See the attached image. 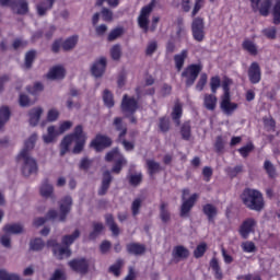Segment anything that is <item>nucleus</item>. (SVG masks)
<instances>
[{
	"label": "nucleus",
	"instance_id": "22",
	"mask_svg": "<svg viewBox=\"0 0 280 280\" xmlns=\"http://www.w3.org/2000/svg\"><path fill=\"white\" fill-rule=\"evenodd\" d=\"M189 51L187 49H184L180 51V54H177L174 56L175 67L177 71H180L183 67L185 66V60H187Z\"/></svg>",
	"mask_w": 280,
	"mask_h": 280
},
{
	"label": "nucleus",
	"instance_id": "27",
	"mask_svg": "<svg viewBox=\"0 0 280 280\" xmlns=\"http://www.w3.org/2000/svg\"><path fill=\"white\" fill-rule=\"evenodd\" d=\"M203 213L207 215L209 222H213L215 215H218V208L211 203H207L203 206Z\"/></svg>",
	"mask_w": 280,
	"mask_h": 280
},
{
	"label": "nucleus",
	"instance_id": "35",
	"mask_svg": "<svg viewBox=\"0 0 280 280\" xmlns=\"http://www.w3.org/2000/svg\"><path fill=\"white\" fill-rule=\"evenodd\" d=\"M75 45H78V35H73V36L69 37L68 39H66L62 43V49L65 51H69V49H73V47H75Z\"/></svg>",
	"mask_w": 280,
	"mask_h": 280
},
{
	"label": "nucleus",
	"instance_id": "53",
	"mask_svg": "<svg viewBox=\"0 0 280 280\" xmlns=\"http://www.w3.org/2000/svg\"><path fill=\"white\" fill-rule=\"evenodd\" d=\"M243 166L242 165H237L235 167H228L225 168L226 174H229L231 176V178H235V176H237V174L242 173Z\"/></svg>",
	"mask_w": 280,
	"mask_h": 280
},
{
	"label": "nucleus",
	"instance_id": "48",
	"mask_svg": "<svg viewBox=\"0 0 280 280\" xmlns=\"http://www.w3.org/2000/svg\"><path fill=\"white\" fill-rule=\"evenodd\" d=\"M0 280H21V278L18 275L9 273L8 271L1 269Z\"/></svg>",
	"mask_w": 280,
	"mask_h": 280
},
{
	"label": "nucleus",
	"instance_id": "14",
	"mask_svg": "<svg viewBox=\"0 0 280 280\" xmlns=\"http://www.w3.org/2000/svg\"><path fill=\"white\" fill-rule=\"evenodd\" d=\"M248 78L252 84H259L261 82V68L259 63L253 62L248 68Z\"/></svg>",
	"mask_w": 280,
	"mask_h": 280
},
{
	"label": "nucleus",
	"instance_id": "1",
	"mask_svg": "<svg viewBox=\"0 0 280 280\" xmlns=\"http://www.w3.org/2000/svg\"><path fill=\"white\" fill-rule=\"evenodd\" d=\"M36 139V133H33L30 139L25 141L24 149L18 155V163H22L23 176H32V174H36L38 172V164L36 163V160L30 156V150H34Z\"/></svg>",
	"mask_w": 280,
	"mask_h": 280
},
{
	"label": "nucleus",
	"instance_id": "33",
	"mask_svg": "<svg viewBox=\"0 0 280 280\" xmlns=\"http://www.w3.org/2000/svg\"><path fill=\"white\" fill-rule=\"evenodd\" d=\"M106 224L109 226V230L112 231L113 235H119V226H117V223H115V219L112 214H107L105 217Z\"/></svg>",
	"mask_w": 280,
	"mask_h": 280
},
{
	"label": "nucleus",
	"instance_id": "61",
	"mask_svg": "<svg viewBox=\"0 0 280 280\" xmlns=\"http://www.w3.org/2000/svg\"><path fill=\"white\" fill-rule=\"evenodd\" d=\"M121 34H124V28L121 27L115 28L109 33L108 40H115L116 38H119Z\"/></svg>",
	"mask_w": 280,
	"mask_h": 280
},
{
	"label": "nucleus",
	"instance_id": "19",
	"mask_svg": "<svg viewBox=\"0 0 280 280\" xmlns=\"http://www.w3.org/2000/svg\"><path fill=\"white\" fill-rule=\"evenodd\" d=\"M172 255L175 261H183V259H187V257H189V249L185 246L177 245L173 248Z\"/></svg>",
	"mask_w": 280,
	"mask_h": 280
},
{
	"label": "nucleus",
	"instance_id": "54",
	"mask_svg": "<svg viewBox=\"0 0 280 280\" xmlns=\"http://www.w3.org/2000/svg\"><path fill=\"white\" fill-rule=\"evenodd\" d=\"M142 202L143 200H141L140 198L133 200L131 205L132 215H139V210L141 209Z\"/></svg>",
	"mask_w": 280,
	"mask_h": 280
},
{
	"label": "nucleus",
	"instance_id": "40",
	"mask_svg": "<svg viewBox=\"0 0 280 280\" xmlns=\"http://www.w3.org/2000/svg\"><path fill=\"white\" fill-rule=\"evenodd\" d=\"M160 218L162 222H170V211L167 210V203L162 202L160 206Z\"/></svg>",
	"mask_w": 280,
	"mask_h": 280
},
{
	"label": "nucleus",
	"instance_id": "32",
	"mask_svg": "<svg viewBox=\"0 0 280 280\" xmlns=\"http://www.w3.org/2000/svg\"><path fill=\"white\" fill-rule=\"evenodd\" d=\"M210 268L214 272L215 279L222 280V269H220V262L218 261V258H212L210 261Z\"/></svg>",
	"mask_w": 280,
	"mask_h": 280
},
{
	"label": "nucleus",
	"instance_id": "31",
	"mask_svg": "<svg viewBox=\"0 0 280 280\" xmlns=\"http://www.w3.org/2000/svg\"><path fill=\"white\" fill-rule=\"evenodd\" d=\"M180 117H183V105H180V103H176L173 108L172 119L177 126H180Z\"/></svg>",
	"mask_w": 280,
	"mask_h": 280
},
{
	"label": "nucleus",
	"instance_id": "55",
	"mask_svg": "<svg viewBox=\"0 0 280 280\" xmlns=\"http://www.w3.org/2000/svg\"><path fill=\"white\" fill-rule=\"evenodd\" d=\"M264 167L268 176H270V178H275V175H276L275 165H272V163L267 160L265 161Z\"/></svg>",
	"mask_w": 280,
	"mask_h": 280
},
{
	"label": "nucleus",
	"instance_id": "45",
	"mask_svg": "<svg viewBox=\"0 0 280 280\" xmlns=\"http://www.w3.org/2000/svg\"><path fill=\"white\" fill-rule=\"evenodd\" d=\"M270 5H272V0H265V2L260 4L261 16H268L270 13Z\"/></svg>",
	"mask_w": 280,
	"mask_h": 280
},
{
	"label": "nucleus",
	"instance_id": "34",
	"mask_svg": "<svg viewBox=\"0 0 280 280\" xmlns=\"http://www.w3.org/2000/svg\"><path fill=\"white\" fill-rule=\"evenodd\" d=\"M114 126L116 128V130L120 131L119 135V141H121V139H124V137H126V132H127V128L126 125H124V122L121 121V118H115L114 120Z\"/></svg>",
	"mask_w": 280,
	"mask_h": 280
},
{
	"label": "nucleus",
	"instance_id": "17",
	"mask_svg": "<svg viewBox=\"0 0 280 280\" xmlns=\"http://www.w3.org/2000/svg\"><path fill=\"white\" fill-rule=\"evenodd\" d=\"M106 71V58L101 57L91 68V72L94 78H102Z\"/></svg>",
	"mask_w": 280,
	"mask_h": 280
},
{
	"label": "nucleus",
	"instance_id": "16",
	"mask_svg": "<svg viewBox=\"0 0 280 280\" xmlns=\"http://www.w3.org/2000/svg\"><path fill=\"white\" fill-rule=\"evenodd\" d=\"M73 205V200L71 197L67 196L60 201V214L59 222H65L67 220V213L71 211V206Z\"/></svg>",
	"mask_w": 280,
	"mask_h": 280
},
{
	"label": "nucleus",
	"instance_id": "2",
	"mask_svg": "<svg viewBox=\"0 0 280 280\" xmlns=\"http://www.w3.org/2000/svg\"><path fill=\"white\" fill-rule=\"evenodd\" d=\"M71 143H75L72 152L73 154H80V152H82V150H84V143H86V135L84 133L83 129H82V125H78L74 128L73 133L68 135L63 138V140L61 141V150H60V155L65 156L66 153L69 152V148L71 145Z\"/></svg>",
	"mask_w": 280,
	"mask_h": 280
},
{
	"label": "nucleus",
	"instance_id": "46",
	"mask_svg": "<svg viewBox=\"0 0 280 280\" xmlns=\"http://www.w3.org/2000/svg\"><path fill=\"white\" fill-rule=\"evenodd\" d=\"M205 253H207V243H201L196 247L194 255L196 259H200V257H202Z\"/></svg>",
	"mask_w": 280,
	"mask_h": 280
},
{
	"label": "nucleus",
	"instance_id": "43",
	"mask_svg": "<svg viewBox=\"0 0 280 280\" xmlns=\"http://www.w3.org/2000/svg\"><path fill=\"white\" fill-rule=\"evenodd\" d=\"M121 266H124V260L118 259L116 261V264H114L113 266L109 267V272L115 275V277H119L120 270H121Z\"/></svg>",
	"mask_w": 280,
	"mask_h": 280
},
{
	"label": "nucleus",
	"instance_id": "4",
	"mask_svg": "<svg viewBox=\"0 0 280 280\" xmlns=\"http://www.w3.org/2000/svg\"><path fill=\"white\" fill-rule=\"evenodd\" d=\"M156 5V0H151V2L143 7L140 11V15L138 16V25L141 30H143L144 34L148 32H154L156 30V25H159L160 18L154 16L152 19V24L150 25V14H152V10Z\"/></svg>",
	"mask_w": 280,
	"mask_h": 280
},
{
	"label": "nucleus",
	"instance_id": "62",
	"mask_svg": "<svg viewBox=\"0 0 280 280\" xmlns=\"http://www.w3.org/2000/svg\"><path fill=\"white\" fill-rule=\"evenodd\" d=\"M210 86H211L212 93H217L218 89H220V78L213 77L210 81Z\"/></svg>",
	"mask_w": 280,
	"mask_h": 280
},
{
	"label": "nucleus",
	"instance_id": "50",
	"mask_svg": "<svg viewBox=\"0 0 280 280\" xmlns=\"http://www.w3.org/2000/svg\"><path fill=\"white\" fill-rule=\"evenodd\" d=\"M231 84H233V81L229 78H225L222 82V89H223V96H231Z\"/></svg>",
	"mask_w": 280,
	"mask_h": 280
},
{
	"label": "nucleus",
	"instance_id": "36",
	"mask_svg": "<svg viewBox=\"0 0 280 280\" xmlns=\"http://www.w3.org/2000/svg\"><path fill=\"white\" fill-rule=\"evenodd\" d=\"M40 194L44 198H49V196L54 194V186H51L48 180H44L40 187Z\"/></svg>",
	"mask_w": 280,
	"mask_h": 280
},
{
	"label": "nucleus",
	"instance_id": "20",
	"mask_svg": "<svg viewBox=\"0 0 280 280\" xmlns=\"http://www.w3.org/2000/svg\"><path fill=\"white\" fill-rule=\"evenodd\" d=\"M65 68L62 66H56L50 69L47 74L48 80H62L65 78Z\"/></svg>",
	"mask_w": 280,
	"mask_h": 280
},
{
	"label": "nucleus",
	"instance_id": "59",
	"mask_svg": "<svg viewBox=\"0 0 280 280\" xmlns=\"http://www.w3.org/2000/svg\"><path fill=\"white\" fill-rule=\"evenodd\" d=\"M110 55L113 60H119V58L121 57V47L119 45L112 47Z\"/></svg>",
	"mask_w": 280,
	"mask_h": 280
},
{
	"label": "nucleus",
	"instance_id": "51",
	"mask_svg": "<svg viewBox=\"0 0 280 280\" xmlns=\"http://www.w3.org/2000/svg\"><path fill=\"white\" fill-rule=\"evenodd\" d=\"M242 249L244 250V253H255V250H257V247L255 246V243L247 241L242 243Z\"/></svg>",
	"mask_w": 280,
	"mask_h": 280
},
{
	"label": "nucleus",
	"instance_id": "37",
	"mask_svg": "<svg viewBox=\"0 0 280 280\" xmlns=\"http://www.w3.org/2000/svg\"><path fill=\"white\" fill-rule=\"evenodd\" d=\"M10 119V108L3 106L0 108V130L5 126V122Z\"/></svg>",
	"mask_w": 280,
	"mask_h": 280
},
{
	"label": "nucleus",
	"instance_id": "58",
	"mask_svg": "<svg viewBox=\"0 0 280 280\" xmlns=\"http://www.w3.org/2000/svg\"><path fill=\"white\" fill-rule=\"evenodd\" d=\"M159 128L162 132H167V130H170V118H166V117L161 118Z\"/></svg>",
	"mask_w": 280,
	"mask_h": 280
},
{
	"label": "nucleus",
	"instance_id": "6",
	"mask_svg": "<svg viewBox=\"0 0 280 280\" xmlns=\"http://www.w3.org/2000/svg\"><path fill=\"white\" fill-rule=\"evenodd\" d=\"M71 126H73V122L66 120L60 124L58 129H56L55 126L48 127V129H47L48 133L43 136L44 142L52 143V141H55L56 137H58L60 135H65V132H67V130H70Z\"/></svg>",
	"mask_w": 280,
	"mask_h": 280
},
{
	"label": "nucleus",
	"instance_id": "44",
	"mask_svg": "<svg viewBox=\"0 0 280 280\" xmlns=\"http://www.w3.org/2000/svg\"><path fill=\"white\" fill-rule=\"evenodd\" d=\"M253 150H255V145H253V142H248L245 147L238 149V152H240L241 156L246 159V156H248V154H250V152H253Z\"/></svg>",
	"mask_w": 280,
	"mask_h": 280
},
{
	"label": "nucleus",
	"instance_id": "64",
	"mask_svg": "<svg viewBox=\"0 0 280 280\" xmlns=\"http://www.w3.org/2000/svg\"><path fill=\"white\" fill-rule=\"evenodd\" d=\"M159 45L156 44V42H150L147 46V50L145 54L147 56H152V54H154V51H156Z\"/></svg>",
	"mask_w": 280,
	"mask_h": 280
},
{
	"label": "nucleus",
	"instance_id": "63",
	"mask_svg": "<svg viewBox=\"0 0 280 280\" xmlns=\"http://www.w3.org/2000/svg\"><path fill=\"white\" fill-rule=\"evenodd\" d=\"M207 84V73H202L200 75V79L196 85L197 91H202L205 89V85Z\"/></svg>",
	"mask_w": 280,
	"mask_h": 280
},
{
	"label": "nucleus",
	"instance_id": "10",
	"mask_svg": "<svg viewBox=\"0 0 280 280\" xmlns=\"http://www.w3.org/2000/svg\"><path fill=\"white\" fill-rule=\"evenodd\" d=\"M192 38L197 43L205 40V20L202 18H195L191 23Z\"/></svg>",
	"mask_w": 280,
	"mask_h": 280
},
{
	"label": "nucleus",
	"instance_id": "24",
	"mask_svg": "<svg viewBox=\"0 0 280 280\" xmlns=\"http://www.w3.org/2000/svg\"><path fill=\"white\" fill-rule=\"evenodd\" d=\"M55 1L56 0H46L45 2L37 4V14L39 16H45L48 10H51V8H54Z\"/></svg>",
	"mask_w": 280,
	"mask_h": 280
},
{
	"label": "nucleus",
	"instance_id": "5",
	"mask_svg": "<svg viewBox=\"0 0 280 280\" xmlns=\"http://www.w3.org/2000/svg\"><path fill=\"white\" fill-rule=\"evenodd\" d=\"M244 206L252 211H261L264 209V196L261 192L254 189H245L241 196Z\"/></svg>",
	"mask_w": 280,
	"mask_h": 280
},
{
	"label": "nucleus",
	"instance_id": "3",
	"mask_svg": "<svg viewBox=\"0 0 280 280\" xmlns=\"http://www.w3.org/2000/svg\"><path fill=\"white\" fill-rule=\"evenodd\" d=\"M80 237V230H75L72 235H66L62 238V244L67 247L60 246L56 241L50 240L47 242L48 247H52V253L57 259H65V257H71V249L69 246Z\"/></svg>",
	"mask_w": 280,
	"mask_h": 280
},
{
	"label": "nucleus",
	"instance_id": "57",
	"mask_svg": "<svg viewBox=\"0 0 280 280\" xmlns=\"http://www.w3.org/2000/svg\"><path fill=\"white\" fill-rule=\"evenodd\" d=\"M104 231V224L102 223H94V230L93 232L90 234V240H95V237H97V235Z\"/></svg>",
	"mask_w": 280,
	"mask_h": 280
},
{
	"label": "nucleus",
	"instance_id": "18",
	"mask_svg": "<svg viewBox=\"0 0 280 280\" xmlns=\"http://www.w3.org/2000/svg\"><path fill=\"white\" fill-rule=\"evenodd\" d=\"M221 109L225 115H233L237 110V104L231 103V96H223L221 101Z\"/></svg>",
	"mask_w": 280,
	"mask_h": 280
},
{
	"label": "nucleus",
	"instance_id": "8",
	"mask_svg": "<svg viewBox=\"0 0 280 280\" xmlns=\"http://www.w3.org/2000/svg\"><path fill=\"white\" fill-rule=\"evenodd\" d=\"M105 160L108 162H115V165L112 168V172H114V174H119L121 172V167L126 165V159L124 158V155H121L119 149H114L113 151L108 152L105 156Z\"/></svg>",
	"mask_w": 280,
	"mask_h": 280
},
{
	"label": "nucleus",
	"instance_id": "60",
	"mask_svg": "<svg viewBox=\"0 0 280 280\" xmlns=\"http://www.w3.org/2000/svg\"><path fill=\"white\" fill-rule=\"evenodd\" d=\"M205 5V0H195V5L191 12V16H196L202 10V7Z\"/></svg>",
	"mask_w": 280,
	"mask_h": 280
},
{
	"label": "nucleus",
	"instance_id": "12",
	"mask_svg": "<svg viewBox=\"0 0 280 280\" xmlns=\"http://www.w3.org/2000/svg\"><path fill=\"white\" fill-rule=\"evenodd\" d=\"M113 140L104 135H96L95 139L91 142V148H94L96 152H102L106 148H110Z\"/></svg>",
	"mask_w": 280,
	"mask_h": 280
},
{
	"label": "nucleus",
	"instance_id": "9",
	"mask_svg": "<svg viewBox=\"0 0 280 280\" xmlns=\"http://www.w3.org/2000/svg\"><path fill=\"white\" fill-rule=\"evenodd\" d=\"M201 71L202 66L200 63L188 66L182 73L183 78H186V86H191Z\"/></svg>",
	"mask_w": 280,
	"mask_h": 280
},
{
	"label": "nucleus",
	"instance_id": "42",
	"mask_svg": "<svg viewBox=\"0 0 280 280\" xmlns=\"http://www.w3.org/2000/svg\"><path fill=\"white\" fill-rule=\"evenodd\" d=\"M182 137L183 139H185L186 141H189V137H191V125H189V122H185L182 126Z\"/></svg>",
	"mask_w": 280,
	"mask_h": 280
},
{
	"label": "nucleus",
	"instance_id": "39",
	"mask_svg": "<svg viewBox=\"0 0 280 280\" xmlns=\"http://www.w3.org/2000/svg\"><path fill=\"white\" fill-rule=\"evenodd\" d=\"M273 24L279 25L280 23V0H276L272 7Z\"/></svg>",
	"mask_w": 280,
	"mask_h": 280
},
{
	"label": "nucleus",
	"instance_id": "38",
	"mask_svg": "<svg viewBox=\"0 0 280 280\" xmlns=\"http://www.w3.org/2000/svg\"><path fill=\"white\" fill-rule=\"evenodd\" d=\"M103 102L107 108H113L115 106V100L113 98V93L110 91L105 90L103 93Z\"/></svg>",
	"mask_w": 280,
	"mask_h": 280
},
{
	"label": "nucleus",
	"instance_id": "23",
	"mask_svg": "<svg viewBox=\"0 0 280 280\" xmlns=\"http://www.w3.org/2000/svg\"><path fill=\"white\" fill-rule=\"evenodd\" d=\"M203 105L207 110H215V106H218V97L213 94H206L203 97Z\"/></svg>",
	"mask_w": 280,
	"mask_h": 280
},
{
	"label": "nucleus",
	"instance_id": "49",
	"mask_svg": "<svg viewBox=\"0 0 280 280\" xmlns=\"http://www.w3.org/2000/svg\"><path fill=\"white\" fill-rule=\"evenodd\" d=\"M262 34L270 40L277 38V28L275 26L262 30Z\"/></svg>",
	"mask_w": 280,
	"mask_h": 280
},
{
	"label": "nucleus",
	"instance_id": "29",
	"mask_svg": "<svg viewBox=\"0 0 280 280\" xmlns=\"http://www.w3.org/2000/svg\"><path fill=\"white\" fill-rule=\"evenodd\" d=\"M40 115H43V108L40 107L33 108L30 112V125L37 126L38 121H40Z\"/></svg>",
	"mask_w": 280,
	"mask_h": 280
},
{
	"label": "nucleus",
	"instance_id": "7",
	"mask_svg": "<svg viewBox=\"0 0 280 280\" xmlns=\"http://www.w3.org/2000/svg\"><path fill=\"white\" fill-rule=\"evenodd\" d=\"M187 196H189V189L185 188L183 190L182 195V207H180V217L187 218L189 215V211L194 209V205H196V201L200 197L198 194H192L188 199Z\"/></svg>",
	"mask_w": 280,
	"mask_h": 280
},
{
	"label": "nucleus",
	"instance_id": "26",
	"mask_svg": "<svg viewBox=\"0 0 280 280\" xmlns=\"http://www.w3.org/2000/svg\"><path fill=\"white\" fill-rule=\"evenodd\" d=\"M242 47L250 56H257V54H258L257 44H255V42H253L250 39H244Z\"/></svg>",
	"mask_w": 280,
	"mask_h": 280
},
{
	"label": "nucleus",
	"instance_id": "11",
	"mask_svg": "<svg viewBox=\"0 0 280 280\" xmlns=\"http://www.w3.org/2000/svg\"><path fill=\"white\" fill-rule=\"evenodd\" d=\"M139 108V102L135 97H129L128 94H125L121 102V110L124 115H133Z\"/></svg>",
	"mask_w": 280,
	"mask_h": 280
},
{
	"label": "nucleus",
	"instance_id": "15",
	"mask_svg": "<svg viewBox=\"0 0 280 280\" xmlns=\"http://www.w3.org/2000/svg\"><path fill=\"white\" fill-rule=\"evenodd\" d=\"M69 266L74 272H80L81 275H86V272H89V260L84 258L71 260Z\"/></svg>",
	"mask_w": 280,
	"mask_h": 280
},
{
	"label": "nucleus",
	"instance_id": "13",
	"mask_svg": "<svg viewBox=\"0 0 280 280\" xmlns=\"http://www.w3.org/2000/svg\"><path fill=\"white\" fill-rule=\"evenodd\" d=\"M255 226H257V221L253 218L246 219L240 226V235L243 240H248L250 233H255Z\"/></svg>",
	"mask_w": 280,
	"mask_h": 280
},
{
	"label": "nucleus",
	"instance_id": "28",
	"mask_svg": "<svg viewBox=\"0 0 280 280\" xmlns=\"http://www.w3.org/2000/svg\"><path fill=\"white\" fill-rule=\"evenodd\" d=\"M127 250L131 255H143L145 253V245L130 243L129 245H127Z\"/></svg>",
	"mask_w": 280,
	"mask_h": 280
},
{
	"label": "nucleus",
	"instance_id": "47",
	"mask_svg": "<svg viewBox=\"0 0 280 280\" xmlns=\"http://www.w3.org/2000/svg\"><path fill=\"white\" fill-rule=\"evenodd\" d=\"M43 248H45V242L42 238L31 241V250H43Z\"/></svg>",
	"mask_w": 280,
	"mask_h": 280
},
{
	"label": "nucleus",
	"instance_id": "52",
	"mask_svg": "<svg viewBox=\"0 0 280 280\" xmlns=\"http://www.w3.org/2000/svg\"><path fill=\"white\" fill-rule=\"evenodd\" d=\"M36 58V52L34 50H30L25 56V68L30 69L32 67V62Z\"/></svg>",
	"mask_w": 280,
	"mask_h": 280
},
{
	"label": "nucleus",
	"instance_id": "30",
	"mask_svg": "<svg viewBox=\"0 0 280 280\" xmlns=\"http://www.w3.org/2000/svg\"><path fill=\"white\" fill-rule=\"evenodd\" d=\"M4 233L9 235H19L23 231V225L20 223L7 224L3 228Z\"/></svg>",
	"mask_w": 280,
	"mask_h": 280
},
{
	"label": "nucleus",
	"instance_id": "41",
	"mask_svg": "<svg viewBox=\"0 0 280 280\" xmlns=\"http://www.w3.org/2000/svg\"><path fill=\"white\" fill-rule=\"evenodd\" d=\"M147 166L149 170V174H156V172H161V164L155 162L154 160H148L147 161Z\"/></svg>",
	"mask_w": 280,
	"mask_h": 280
},
{
	"label": "nucleus",
	"instance_id": "21",
	"mask_svg": "<svg viewBox=\"0 0 280 280\" xmlns=\"http://www.w3.org/2000/svg\"><path fill=\"white\" fill-rule=\"evenodd\" d=\"M113 180V176H110V172H104L102 186L98 189V196H104L108 191V187H110V182Z\"/></svg>",
	"mask_w": 280,
	"mask_h": 280
},
{
	"label": "nucleus",
	"instance_id": "56",
	"mask_svg": "<svg viewBox=\"0 0 280 280\" xmlns=\"http://www.w3.org/2000/svg\"><path fill=\"white\" fill-rule=\"evenodd\" d=\"M103 21L110 23L113 21V11L110 9L103 8L101 11Z\"/></svg>",
	"mask_w": 280,
	"mask_h": 280
},
{
	"label": "nucleus",
	"instance_id": "25",
	"mask_svg": "<svg viewBox=\"0 0 280 280\" xmlns=\"http://www.w3.org/2000/svg\"><path fill=\"white\" fill-rule=\"evenodd\" d=\"M13 12H18V14H26L27 12V1L26 0H15L12 4Z\"/></svg>",
	"mask_w": 280,
	"mask_h": 280
}]
</instances>
